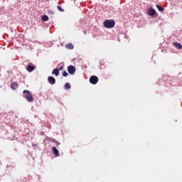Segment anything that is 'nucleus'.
Masks as SVG:
<instances>
[{"instance_id": "nucleus-14", "label": "nucleus", "mask_w": 182, "mask_h": 182, "mask_svg": "<svg viewBox=\"0 0 182 182\" xmlns=\"http://www.w3.org/2000/svg\"><path fill=\"white\" fill-rule=\"evenodd\" d=\"M155 8H158L159 12H164V7H161L159 5H155Z\"/></svg>"}, {"instance_id": "nucleus-18", "label": "nucleus", "mask_w": 182, "mask_h": 182, "mask_svg": "<svg viewBox=\"0 0 182 182\" xmlns=\"http://www.w3.org/2000/svg\"><path fill=\"white\" fill-rule=\"evenodd\" d=\"M47 14L50 16H53V11H51V10L47 11Z\"/></svg>"}, {"instance_id": "nucleus-1", "label": "nucleus", "mask_w": 182, "mask_h": 182, "mask_svg": "<svg viewBox=\"0 0 182 182\" xmlns=\"http://www.w3.org/2000/svg\"><path fill=\"white\" fill-rule=\"evenodd\" d=\"M102 26H104L105 28H112L114 27V21L105 20V21L102 22Z\"/></svg>"}, {"instance_id": "nucleus-5", "label": "nucleus", "mask_w": 182, "mask_h": 182, "mask_svg": "<svg viewBox=\"0 0 182 182\" xmlns=\"http://www.w3.org/2000/svg\"><path fill=\"white\" fill-rule=\"evenodd\" d=\"M47 82H50L51 85H55V78L51 76L47 77Z\"/></svg>"}, {"instance_id": "nucleus-6", "label": "nucleus", "mask_w": 182, "mask_h": 182, "mask_svg": "<svg viewBox=\"0 0 182 182\" xmlns=\"http://www.w3.org/2000/svg\"><path fill=\"white\" fill-rule=\"evenodd\" d=\"M147 15L149 16H155V9H149L147 10Z\"/></svg>"}, {"instance_id": "nucleus-10", "label": "nucleus", "mask_w": 182, "mask_h": 182, "mask_svg": "<svg viewBox=\"0 0 182 182\" xmlns=\"http://www.w3.org/2000/svg\"><path fill=\"white\" fill-rule=\"evenodd\" d=\"M51 75H54L55 77H58V75H60V70H58V69H54V70L51 71Z\"/></svg>"}, {"instance_id": "nucleus-15", "label": "nucleus", "mask_w": 182, "mask_h": 182, "mask_svg": "<svg viewBox=\"0 0 182 182\" xmlns=\"http://www.w3.org/2000/svg\"><path fill=\"white\" fill-rule=\"evenodd\" d=\"M68 75H70V73H68V72L66 71H62V77H66Z\"/></svg>"}, {"instance_id": "nucleus-7", "label": "nucleus", "mask_w": 182, "mask_h": 182, "mask_svg": "<svg viewBox=\"0 0 182 182\" xmlns=\"http://www.w3.org/2000/svg\"><path fill=\"white\" fill-rule=\"evenodd\" d=\"M51 152L54 153V156L55 157L60 156V153L58 151V149H55V147H51Z\"/></svg>"}, {"instance_id": "nucleus-2", "label": "nucleus", "mask_w": 182, "mask_h": 182, "mask_svg": "<svg viewBox=\"0 0 182 182\" xmlns=\"http://www.w3.org/2000/svg\"><path fill=\"white\" fill-rule=\"evenodd\" d=\"M23 94H24V99H26V101L28 102H32V101L34 100L33 97H32V95L30 94V91L24 90L22 92Z\"/></svg>"}, {"instance_id": "nucleus-11", "label": "nucleus", "mask_w": 182, "mask_h": 182, "mask_svg": "<svg viewBox=\"0 0 182 182\" xmlns=\"http://www.w3.org/2000/svg\"><path fill=\"white\" fill-rule=\"evenodd\" d=\"M65 48L68 50H73V48H75V46H73V43H68L65 45Z\"/></svg>"}, {"instance_id": "nucleus-4", "label": "nucleus", "mask_w": 182, "mask_h": 182, "mask_svg": "<svg viewBox=\"0 0 182 182\" xmlns=\"http://www.w3.org/2000/svg\"><path fill=\"white\" fill-rule=\"evenodd\" d=\"M66 70H68V74L75 75V66L68 65V67L66 68Z\"/></svg>"}, {"instance_id": "nucleus-9", "label": "nucleus", "mask_w": 182, "mask_h": 182, "mask_svg": "<svg viewBox=\"0 0 182 182\" xmlns=\"http://www.w3.org/2000/svg\"><path fill=\"white\" fill-rule=\"evenodd\" d=\"M34 70V66L33 65H28V66H26V71L28 72V73H32V71Z\"/></svg>"}, {"instance_id": "nucleus-13", "label": "nucleus", "mask_w": 182, "mask_h": 182, "mask_svg": "<svg viewBox=\"0 0 182 182\" xmlns=\"http://www.w3.org/2000/svg\"><path fill=\"white\" fill-rule=\"evenodd\" d=\"M17 89V82L11 83V90H15Z\"/></svg>"}, {"instance_id": "nucleus-12", "label": "nucleus", "mask_w": 182, "mask_h": 182, "mask_svg": "<svg viewBox=\"0 0 182 182\" xmlns=\"http://www.w3.org/2000/svg\"><path fill=\"white\" fill-rule=\"evenodd\" d=\"M64 90H70V83L66 82L64 84Z\"/></svg>"}, {"instance_id": "nucleus-16", "label": "nucleus", "mask_w": 182, "mask_h": 182, "mask_svg": "<svg viewBox=\"0 0 182 182\" xmlns=\"http://www.w3.org/2000/svg\"><path fill=\"white\" fill-rule=\"evenodd\" d=\"M41 20L43 21V22H46L47 21H49V17H47V16H41Z\"/></svg>"}, {"instance_id": "nucleus-3", "label": "nucleus", "mask_w": 182, "mask_h": 182, "mask_svg": "<svg viewBox=\"0 0 182 182\" xmlns=\"http://www.w3.org/2000/svg\"><path fill=\"white\" fill-rule=\"evenodd\" d=\"M97 83H98V77L95 75L90 77V84L96 85Z\"/></svg>"}, {"instance_id": "nucleus-17", "label": "nucleus", "mask_w": 182, "mask_h": 182, "mask_svg": "<svg viewBox=\"0 0 182 182\" xmlns=\"http://www.w3.org/2000/svg\"><path fill=\"white\" fill-rule=\"evenodd\" d=\"M58 11L60 12H64V9H62V7H60V6H57Z\"/></svg>"}, {"instance_id": "nucleus-8", "label": "nucleus", "mask_w": 182, "mask_h": 182, "mask_svg": "<svg viewBox=\"0 0 182 182\" xmlns=\"http://www.w3.org/2000/svg\"><path fill=\"white\" fill-rule=\"evenodd\" d=\"M172 46H174V48H176L178 50L182 49V46L181 43H172Z\"/></svg>"}, {"instance_id": "nucleus-19", "label": "nucleus", "mask_w": 182, "mask_h": 182, "mask_svg": "<svg viewBox=\"0 0 182 182\" xmlns=\"http://www.w3.org/2000/svg\"><path fill=\"white\" fill-rule=\"evenodd\" d=\"M54 70H58V71H62L63 70H64V66H60L59 69H54Z\"/></svg>"}]
</instances>
